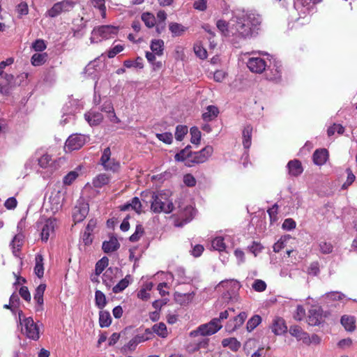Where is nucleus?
<instances>
[{
  "label": "nucleus",
  "mask_w": 357,
  "mask_h": 357,
  "mask_svg": "<svg viewBox=\"0 0 357 357\" xmlns=\"http://www.w3.org/2000/svg\"><path fill=\"white\" fill-rule=\"evenodd\" d=\"M356 319L355 317L350 315H343L341 318V324L348 331H354L356 328Z\"/></svg>",
  "instance_id": "27"
},
{
  "label": "nucleus",
  "mask_w": 357,
  "mask_h": 357,
  "mask_svg": "<svg viewBox=\"0 0 357 357\" xmlns=\"http://www.w3.org/2000/svg\"><path fill=\"white\" fill-rule=\"evenodd\" d=\"M123 45H116L111 50L108 51L107 56L109 58L114 57L118 53L121 52L123 50Z\"/></svg>",
  "instance_id": "63"
},
{
  "label": "nucleus",
  "mask_w": 357,
  "mask_h": 357,
  "mask_svg": "<svg viewBox=\"0 0 357 357\" xmlns=\"http://www.w3.org/2000/svg\"><path fill=\"white\" fill-rule=\"evenodd\" d=\"M224 240H225L224 238L221 237V236H218V237L215 238L211 242V245H212L213 248L214 250H218V251L225 250L226 248V246L224 243Z\"/></svg>",
  "instance_id": "44"
},
{
  "label": "nucleus",
  "mask_w": 357,
  "mask_h": 357,
  "mask_svg": "<svg viewBox=\"0 0 357 357\" xmlns=\"http://www.w3.org/2000/svg\"><path fill=\"white\" fill-rule=\"evenodd\" d=\"M188 130V127L185 126H177L175 132V137L176 140L181 141L184 136L187 134Z\"/></svg>",
  "instance_id": "48"
},
{
  "label": "nucleus",
  "mask_w": 357,
  "mask_h": 357,
  "mask_svg": "<svg viewBox=\"0 0 357 357\" xmlns=\"http://www.w3.org/2000/svg\"><path fill=\"white\" fill-rule=\"evenodd\" d=\"M253 289L258 292H262L266 289V284L262 280H255L252 285Z\"/></svg>",
  "instance_id": "51"
},
{
  "label": "nucleus",
  "mask_w": 357,
  "mask_h": 357,
  "mask_svg": "<svg viewBox=\"0 0 357 357\" xmlns=\"http://www.w3.org/2000/svg\"><path fill=\"white\" fill-rule=\"evenodd\" d=\"M294 6L295 9L303 15L309 13L312 8L310 0H295Z\"/></svg>",
  "instance_id": "21"
},
{
  "label": "nucleus",
  "mask_w": 357,
  "mask_h": 357,
  "mask_svg": "<svg viewBox=\"0 0 357 357\" xmlns=\"http://www.w3.org/2000/svg\"><path fill=\"white\" fill-rule=\"evenodd\" d=\"M142 20L148 28L153 27L156 22L155 16L152 13L148 12L144 13L142 15Z\"/></svg>",
  "instance_id": "40"
},
{
  "label": "nucleus",
  "mask_w": 357,
  "mask_h": 357,
  "mask_svg": "<svg viewBox=\"0 0 357 357\" xmlns=\"http://www.w3.org/2000/svg\"><path fill=\"white\" fill-rule=\"evenodd\" d=\"M23 238L24 237L22 234H17L14 236L11 242V245L14 250H20V248L22 245Z\"/></svg>",
  "instance_id": "56"
},
{
  "label": "nucleus",
  "mask_w": 357,
  "mask_h": 357,
  "mask_svg": "<svg viewBox=\"0 0 357 357\" xmlns=\"http://www.w3.org/2000/svg\"><path fill=\"white\" fill-rule=\"evenodd\" d=\"M144 233V229L141 225H138L136 227L135 231L133 234L130 236V241L131 242L137 241Z\"/></svg>",
  "instance_id": "55"
},
{
  "label": "nucleus",
  "mask_w": 357,
  "mask_h": 357,
  "mask_svg": "<svg viewBox=\"0 0 357 357\" xmlns=\"http://www.w3.org/2000/svg\"><path fill=\"white\" fill-rule=\"evenodd\" d=\"M128 276H126L125 278L122 279L116 284L112 289L113 291L115 294H118L123 291L129 284V280H128Z\"/></svg>",
  "instance_id": "46"
},
{
  "label": "nucleus",
  "mask_w": 357,
  "mask_h": 357,
  "mask_svg": "<svg viewBox=\"0 0 357 357\" xmlns=\"http://www.w3.org/2000/svg\"><path fill=\"white\" fill-rule=\"evenodd\" d=\"M169 31L173 34V36H181L186 30V28L184 27L182 24L176 23V22L170 23L169 25Z\"/></svg>",
  "instance_id": "39"
},
{
  "label": "nucleus",
  "mask_w": 357,
  "mask_h": 357,
  "mask_svg": "<svg viewBox=\"0 0 357 357\" xmlns=\"http://www.w3.org/2000/svg\"><path fill=\"white\" fill-rule=\"evenodd\" d=\"M75 6V2L71 0H63L54 3L52 7L49 9L45 15L50 17H55L62 13L69 12Z\"/></svg>",
  "instance_id": "7"
},
{
  "label": "nucleus",
  "mask_w": 357,
  "mask_h": 357,
  "mask_svg": "<svg viewBox=\"0 0 357 357\" xmlns=\"http://www.w3.org/2000/svg\"><path fill=\"white\" fill-rule=\"evenodd\" d=\"M150 48L155 54L157 56H162L164 51V41L160 39L152 40L150 45Z\"/></svg>",
  "instance_id": "28"
},
{
  "label": "nucleus",
  "mask_w": 357,
  "mask_h": 357,
  "mask_svg": "<svg viewBox=\"0 0 357 357\" xmlns=\"http://www.w3.org/2000/svg\"><path fill=\"white\" fill-rule=\"evenodd\" d=\"M34 158L38 162V166L49 172H53L59 167L57 159L53 158L52 155L43 151H37L34 154Z\"/></svg>",
  "instance_id": "4"
},
{
  "label": "nucleus",
  "mask_w": 357,
  "mask_h": 357,
  "mask_svg": "<svg viewBox=\"0 0 357 357\" xmlns=\"http://www.w3.org/2000/svg\"><path fill=\"white\" fill-rule=\"evenodd\" d=\"M50 202L52 205V208L55 210H59L61 208L63 202V195L57 191L54 195H52L50 197Z\"/></svg>",
  "instance_id": "32"
},
{
  "label": "nucleus",
  "mask_w": 357,
  "mask_h": 357,
  "mask_svg": "<svg viewBox=\"0 0 357 357\" xmlns=\"http://www.w3.org/2000/svg\"><path fill=\"white\" fill-rule=\"evenodd\" d=\"M100 110L107 114L114 111V109L112 101L109 100H105L101 106Z\"/></svg>",
  "instance_id": "64"
},
{
  "label": "nucleus",
  "mask_w": 357,
  "mask_h": 357,
  "mask_svg": "<svg viewBox=\"0 0 357 357\" xmlns=\"http://www.w3.org/2000/svg\"><path fill=\"white\" fill-rule=\"evenodd\" d=\"M194 52L197 57L201 59H205L207 57V51L206 49L200 43H196L194 45Z\"/></svg>",
  "instance_id": "42"
},
{
  "label": "nucleus",
  "mask_w": 357,
  "mask_h": 357,
  "mask_svg": "<svg viewBox=\"0 0 357 357\" xmlns=\"http://www.w3.org/2000/svg\"><path fill=\"white\" fill-rule=\"evenodd\" d=\"M120 244L115 237H112L108 241H104L102 243V250L106 253L116 251L119 249Z\"/></svg>",
  "instance_id": "23"
},
{
  "label": "nucleus",
  "mask_w": 357,
  "mask_h": 357,
  "mask_svg": "<svg viewBox=\"0 0 357 357\" xmlns=\"http://www.w3.org/2000/svg\"><path fill=\"white\" fill-rule=\"evenodd\" d=\"M96 305L100 309H102L107 303L105 295L100 290L95 292Z\"/></svg>",
  "instance_id": "41"
},
{
  "label": "nucleus",
  "mask_w": 357,
  "mask_h": 357,
  "mask_svg": "<svg viewBox=\"0 0 357 357\" xmlns=\"http://www.w3.org/2000/svg\"><path fill=\"white\" fill-rule=\"evenodd\" d=\"M142 60V59L141 58L138 57L135 61L131 60H126L124 61L123 64L126 68H131L132 66H135L142 68L143 67Z\"/></svg>",
  "instance_id": "61"
},
{
  "label": "nucleus",
  "mask_w": 357,
  "mask_h": 357,
  "mask_svg": "<svg viewBox=\"0 0 357 357\" xmlns=\"http://www.w3.org/2000/svg\"><path fill=\"white\" fill-rule=\"evenodd\" d=\"M112 322L110 314L107 311H100L99 314V324L102 328L108 327Z\"/></svg>",
  "instance_id": "36"
},
{
  "label": "nucleus",
  "mask_w": 357,
  "mask_h": 357,
  "mask_svg": "<svg viewBox=\"0 0 357 357\" xmlns=\"http://www.w3.org/2000/svg\"><path fill=\"white\" fill-rule=\"evenodd\" d=\"M89 5L100 10L103 18L106 17V6L105 0H89Z\"/></svg>",
  "instance_id": "35"
},
{
  "label": "nucleus",
  "mask_w": 357,
  "mask_h": 357,
  "mask_svg": "<svg viewBox=\"0 0 357 357\" xmlns=\"http://www.w3.org/2000/svg\"><path fill=\"white\" fill-rule=\"evenodd\" d=\"M84 119L91 126H96L102 121L103 116L100 112L91 109L85 113Z\"/></svg>",
  "instance_id": "18"
},
{
  "label": "nucleus",
  "mask_w": 357,
  "mask_h": 357,
  "mask_svg": "<svg viewBox=\"0 0 357 357\" xmlns=\"http://www.w3.org/2000/svg\"><path fill=\"white\" fill-rule=\"evenodd\" d=\"M289 333L295 337L298 340L307 342V333L303 331V329L298 326H292L289 328Z\"/></svg>",
  "instance_id": "26"
},
{
  "label": "nucleus",
  "mask_w": 357,
  "mask_h": 357,
  "mask_svg": "<svg viewBox=\"0 0 357 357\" xmlns=\"http://www.w3.org/2000/svg\"><path fill=\"white\" fill-rule=\"evenodd\" d=\"M47 54L46 53H36L31 59V64L34 66H40L44 64L47 60Z\"/></svg>",
  "instance_id": "38"
},
{
  "label": "nucleus",
  "mask_w": 357,
  "mask_h": 357,
  "mask_svg": "<svg viewBox=\"0 0 357 357\" xmlns=\"http://www.w3.org/2000/svg\"><path fill=\"white\" fill-rule=\"evenodd\" d=\"M312 158L315 165H323L328 159V151L326 149H317L314 152Z\"/></svg>",
  "instance_id": "20"
},
{
  "label": "nucleus",
  "mask_w": 357,
  "mask_h": 357,
  "mask_svg": "<svg viewBox=\"0 0 357 357\" xmlns=\"http://www.w3.org/2000/svg\"><path fill=\"white\" fill-rule=\"evenodd\" d=\"M156 137L165 144H170L173 140V135L171 132L157 133Z\"/></svg>",
  "instance_id": "50"
},
{
  "label": "nucleus",
  "mask_w": 357,
  "mask_h": 357,
  "mask_svg": "<svg viewBox=\"0 0 357 357\" xmlns=\"http://www.w3.org/2000/svg\"><path fill=\"white\" fill-rule=\"evenodd\" d=\"M271 330L272 332L277 335H280L286 333L287 331V327L284 320L282 318L278 317L274 318L271 325Z\"/></svg>",
  "instance_id": "19"
},
{
  "label": "nucleus",
  "mask_w": 357,
  "mask_h": 357,
  "mask_svg": "<svg viewBox=\"0 0 357 357\" xmlns=\"http://www.w3.org/2000/svg\"><path fill=\"white\" fill-rule=\"evenodd\" d=\"M46 289L45 284H40L35 290L33 300L36 302L35 310L36 312H42L43 310V295Z\"/></svg>",
  "instance_id": "16"
},
{
  "label": "nucleus",
  "mask_w": 357,
  "mask_h": 357,
  "mask_svg": "<svg viewBox=\"0 0 357 357\" xmlns=\"http://www.w3.org/2000/svg\"><path fill=\"white\" fill-rule=\"evenodd\" d=\"M86 142L85 135L80 134H73L66 140L65 149L68 151L78 150L82 148Z\"/></svg>",
  "instance_id": "10"
},
{
  "label": "nucleus",
  "mask_w": 357,
  "mask_h": 357,
  "mask_svg": "<svg viewBox=\"0 0 357 357\" xmlns=\"http://www.w3.org/2000/svg\"><path fill=\"white\" fill-rule=\"evenodd\" d=\"M213 152V148L211 146H206L192 155V161L197 164L205 162L211 156Z\"/></svg>",
  "instance_id": "15"
},
{
  "label": "nucleus",
  "mask_w": 357,
  "mask_h": 357,
  "mask_svg": "<svg viewBox=\"0 0 357 357\" xmlns=\"http://www.w3.org/2000/svg\"><path fill=\"white\" fill-rule=\"evenodd\" d=\"M16 11L20 17L22 15H26L29 13V8L27 3L24 1L20 3L17 6Z\"/></svg>",
  "instance_id": "57"
},
{
  "label": "nucleus",
  "mask_w": 357,
  "mask_h": 357,
  "mask_svg": "<svg viewBox=\"0 0 357 357\" xmlns=\"http://www.w3.org/2000/svg\"><path fill=\"white\" fill-rule=\"evenodd\" d=\"M346 172L347 173V178L346 182L342 185L343 188H347L348 186L351 185L356 179V176L352 173L350 168H347Z\"/></svg>",
  "instance_id": "60"
},
{
  "label": "nucleus",
  "mask_w": 357,
  "mask_h": 357,
  "mask_svg": "<svg viewBox=\"0 0 357 357\" xmlns=\"http://www.w3.org/2000/svg\"><path fill=\"white\" fill-rule=\"evenodd\" d=\"M20 324L22 326V331L26 336L30 339L36 340L39 338V328L34 323L31 317H27L22 319L24 317L22 310L18 312Z\"/></svg>",
  "instance_id": "5"
},
{
  "label": "nucleus",
  "mask_w": 357,
  "mask_h": 357,
  "mask_svg": "<svg viewBox=\"0 0 357 357\" xmlns=\"http://www.w3.org/2000/svg\"><path fill=\"white\" fill-rule=\"evenodd\" d=\"M218 107L213 105H209L203 113L202 118L205 121H211L218 116Z\"/></svg>",
  "instance_id": "33"
},
{
  "label": "nucleus",
  "mask_w": 357,
  "mask_h": 357,
  "mask_svg": "<svg viewBox=\"0 0 357 357\" xmlns=\"http://www.w3.org/2000/svg\"><path fill=\"white\" fill-rule=\"evenodd\" d=\"M234 308H228L219 314L218 317L212 319L209 322L200 325L197 330L190 332L191 337H196L199 335L202 336H208L216 333L222 328V322L224 320L230 318L231 313L234 312Z\"/></svg>",
  "instance_id": "2"
},
{
  "label": "nucleus",
  "mask_w": 357,
  "mask_h": 357,
  "mask_svg": "<svg viewBox=\"0 0 357 357\" xmlns=\"http://www.w3.org/2000/svg\"><path fill=\"white\" fill-rule=\"evenodd\" d=\"M344 128L340 124H334L331 127L328 128L327 132L328 136L333 135L335 132H337L341 135L344 132Z\"/></svg>",
  "instance_id": "53"
},
{
  "label": "nucleus",
  "mask_w": 357,
  "mask_h": 357,
  "mask_svg": "<svg viewBox=\"0 0 357 357\" xmlns=\"http://www.w3.org/2000/svg\"><path fill=\"white\" fill-rule=\"evenodd\" d=\"M109 259L107 257H104L100 259L96 264V274L99 275L104 269L108 266Z\"/></svg>",
  "instance_id": "45"
},
{
  "label": "nucleus",
  "mask_w": 357,
  "mask_h": 357,
  "mask_svg": "<svg viewBox=\"0 0 357 357\" xmlns=\"http://www.w3.org/2000/svg\"><path fill=\"white\" fill-rule=\"evenodd\" d=\"M89 204L80 200L77 202L73 211V218L75 223L82 222L88 215Z\"/></svg>",
  "instance_id": "12"
},
{
  "label": "nucleus",
  "mask_w": 357,
  "mask_h": 357,
  "mask_svg": "<svg viewBox=\"0 0 357 357\" xmlns=\"http://www.w3.org/2000/svg\"><path fill=\"white\" fill-rule=\"evenodd\" d=\"M109 177L106 174H100L93 180V185L95 188H102L109 182Z\"/></svg>",
  "instance_id": "34"
},
{
  "label": "nucleus",
  "mask_w": 357,
  "mask_h": 357,
  "mask_svg": "<svg viewBox=\"0 0 357 357\" xmlns=\"http://www.w3.org/2000/svg\"><path fill=\"white\" fill-rule=\"evenodd\" d=\"M323 319L322 310L319 307H313L308 312L307 323L310 326L320 324Z\"/></svg>",
  "instance_id": "17"
},
{
  "label": "nucleus",
  "mask_w": 357,
  "mask_h": 357,
  "mask_svg": "<svg viewBox=\"0 0 357 357\" xmlns=\"http://www.w3.org/2000/svg\"><path fill=\"white\" fill-rule=\"evenodd\" d=\"M324 296L331 301H340L345 298V295L340 291L328 292Z\"/></svg>",
  "instance_id": "47"
},
{
  "label": "nucleus",
  "mask_w": 357,
  "mask_h": 357,
  "mask_svg": "<svg viewBox=\"0 0 357 357\" xmlns=\"http://www.w3.org/2000/svg\"><path fill=\"white\" fill-rule=\"evenodd\" d=\"M130 208L136 211L138 214H139L142 211V204L138 197H134L132 199L131 202L130 203Z\"/></svg>",
  "instance_id": "59"
},
{
  "label": "nucleus",
  "mask_w": 357,
  "mask_h": 357,
  "mask_svg": "<svg viewBox=\"0 0 357 357\" xmlns=\"http://www.w3.org/2000/svg\"><path fill=\"white\" fill-rule=\"evenodd\" d=\"M191 142L195 144H198L201 139V132L197 127L190 128Z\"/></svg>",
  "instance_id": "49"
},
{
  "label": "nucleus",
  "mask_w": 357,
  "mask_h": 357,
  "mask_svg": "<svg viewBox=\"0 0 357 357\" xmlns=\"http://www.w3.org/2000/svg\"><path fill=\"white\" fill-rule=\"evenodd\" d=\"M222 345L228 347L234 351H238L241 347V342L235 337L225 338L222 340Z\"/></svg>",
  "instance_id": "31"
},
{
  "label": "nucleus",
  "mask_w": 357,
  "mask_h": 357,
  "mask_svg": "<svg viewBox=\"0 0 357 357\" xmlns=\"http://www.w3.org/2000/svg\"><path fill=\"white\" fill-rule=\"evenodd\" d=\"M0 92L3 95L8 96L10 94L11 89L15 86V78L12 74L0 72Z\"/></svg>",
  "instance_id": "9"
},
{
  "label": "nucleus",
  "mask_w": 357,
  "mask_h": 357,
  "mask_svg": "<svg viewBox=\"0 0 357 357\" xmlns=\"http://www.w3.org/2000/svg\"><path fill=\"white\" fill-rule=\"evenodd\" d=\"M247 66L252 73H261L267 65L264 59L258 56H252L248 59Z\"/></svg>",
  "instance_id": "14"
},
{
  "label": "nucleus",
  "mask_w": 357,
  "mask_h": 357,
  "mask_svg": "<svg viewBox=\"0 0 357 357\" xmlns=\"http://www.w3.org/2000/svg\"><path fill=\"white\" fill-rule=\"evenodd\" d=\"M78 176V173L76 171H71L67 174L63 178V183L65 185H70Z\"/></svg>",
  "instance_id": "54"
},
{
  "label": "nucleus",
  "mask_w": 357,
  "mask_h": 357,
  "mask_svg": "<svg viewBox=\"0 0 357 357\" xmlns=\"http://www.w3.org/2000/svg\"><path fill=\"white\" fill-rule=\"evenodd\" d=\"M111 151L109 147L104 149L100 158V162L104 169L107 171L116 172L120 167V164L115 159L111 158Z\"/></svg>",
  "instance_id": "8"
},
{
  "label": "nucleus",
  "mask_w": 357,
  "mask_h": 357,
  "mask_svg": "<svg viewBox=\"0 0 357 357\" xmlns=\"http://www.w3.org/2000/svg\"><path fill=\"white\" fill-rule=\"evenodd\" d=\"M169 191L161 190L153 192L151 200V211L154 213H164L169 214L174 211V206L170 199Z\"/></svg>",
  "instance_id": "3"
},
{
  "label": "nucleus",
  "mask_w": 357,
  "mask_h": 357,
  "mask_svg": "<svg viewBox=\"0 0 357 357\" xmlns=\"http://www.w3.org/2000/svg\"><path fill=\"white\" fill-rule=\"evenodd\" d=\"M261 321V318L259 315H255L247 322L246 328L248 331H253Z\"/></svg>",
  "instance_id": "43"
},
{
  "label": "nucleus",
  "mask_w": 357,
  "mask_h": 357,
  "mask_svg": "<svg viewBox=\"0 0 357 357\" xmlns=\"http://www.w3.org/2000/svg\"><path fill=\"white\" fill-rule=\"evenodd\" d=\"M35 261L34 273L39 278H41L44 275L43 257L42 255L37 254L35 257Z\"/></svg>",
  "instance_id": "29"
},
{
  "label": "nucleus",
  "mask_w": 357,
  "mask_h": 357,
  "mask_svg": "<svg viewBox=\"0 0 357 357\" xmlns=\"http://www.w3.org/2000/svg\"><path fill=\"white\" fill-rule=\"evenodd\" d=\"M252 127L250 125L245 126L243 130V145L245 149H248L252 144Z\"/></svg>",
  "instance_id": "24"
},
{
  "label": "nucleus",
  "mask_w": 357,
  "mask_h": 357,
  "mask_svg": "<svg viewBox=\"0 0 357 357\" xmlns=\"http://www.w3.org/2000/svg\"><path fill=\"white\" fill-rule=\"evenodd\" d=\"M289 172L291 175L296 176L303 172L301 163L298 160H291L287 164Z\"/></svg>",
  "instance_id": "25"
},
{
  "label": "nucleus",
  "mask_w": 357,
  "mask_h": 357,
  "mask_svg": "<svg viewBox=\"0 0 357 357\" xmlns=\"http://www.w3.org/2000/svg\"><path fill=\"white\" fill-rule=\"evenodd\" d=\"M57 227L55 219L49 218L45 221L41 228V240L47 242L48 239L54 234L55 228Z\"/></svg>",
  "instance_id": "13"
},
{
  "label": "nucleus",
  "mask_w": 357,
  "mask_h": 357,
  "mask_svg": "<svg viewBox=\"0 0 357 357\" xmlns=\"http://www.w3.org/2000/svg\"><path fill=\"white\" fill-rule=\"evenodd\" d=\"M281 63L275 60L273 61V67L270 69L271 75H268L271 80L277 81L281 77Z\"/></svg>",
  "instance_id": "30"
},
{
  "label": "nucleus",
  "mask_w": 357,
  "mask_h": 357,
  "mask_svg": "<svg viewBox=\"0 0 357 357\" xmlns=\"http://www.w3.org/2000/svg\"><path fill=\"white\" fill-rule=\"evenodd\" d=\"M195 214V209L192 206H186L183 208L179 206V217L183 220L184 223L188 222L192 220Z\"/></svg>",
  "instance_id": "22"
},
{
  "label": "nucleus",
  "mask_w": 357,
  "mask_h": 357,
  "mask_svg": "<svg viewBox=\"0 0 357 357\" xmlns=\"http://www.w3.org/2000/svg\"><path fill=\"white\" fill-rule=\"evenodd\" d=\"M305 315V310L302 305H298L294 314V318L297 321H301Z\"/></svg>",
  "instance_id": "62"
},
{
  "label": "nucleus",
  "mask_w": 357,
  "mask_h": 357,
  "mask_svg": "<svg viewBox=\"0 0 357 357\" xmlns=\"http://www.w3.org/2000/svg\"><path fill=\"white\" fill-rule=\"evenodd\" d=\"M247 317V313L242 312L237 316L230 318L225 326L226 331L228 333H232L235 331L243 324Z\"/></svg>",
  "instance_id": "11"
},
{
  "label": "nucleus",
  "mask_w": 357,
  "mask_h": 357,
  "mask_svg": "<svg viewBox=\"0 0 357 357\" xmlns=\"http://www.w3.org/2000/svg\"><path fill=\"white\" fill-rule=\"evenodd\" d=\"M234 26L236 33L243 38L252 36L257 33L261 23V17L255 13H243L236 16Z\"/></svg>",
  "instance_id": "1"
},
{
  "label": "nucleus",
  "mask_w": 357,
  "mask_h": 357,
  "mask_svg": "<svg viewBox=\"0 0 357 357\" xmlns=\"http://www.w3.org/2000/svg\"><path fill=\"white\" fill-rule=\"evenodd\" d=\"M31 47L36 52H42L46 49V44L43 40L38 39L32 43Z\"/></svg>",
  "instance_id": "58"
},
{
  "label": "nucleus",
  "mask_w": 357,
  "mask_h": 357,
  "mask_svg": "<svg viewBox=\"0 0 357 357\" xmlns=\"http://www.w3.org/2000/svg\"><path fill=\"white\" fill-rule=\"evenodd\" d=\"M319 250L323 254H330L333 252V247L331 243L322 241L319 244Z\"/></svg>",
  "instance_id": "52"
},
{
  "label": "nucleus",
  "mask_w": 357,
  "mask_h": 357,
  "mask_svg": "<svg viewBox=\"0 0 357 357\" xmlns=\"http://www.w3.org/2000/svg\"><path fill=\"white\" fill-rule=\"evenodd\" d=\"M152 331L162 338L166 337L168 335L167 326L162 322L154 324L152 327Z\"/></svg>",
  "instance_id": "37"
},
{
  "label": "nucleus",
  "mask_w": 357,
  "mask_h": 357,
  "mask_svg": "<svg viewBox=\"0 0 357 357\" xmlns=\"http://www.w3.org/2000/svg\"><path fill=\"white\" fill-rule=\"evenodd\" d=\"M118 33V28L111 25H103L93 29L91 43H95L102 40L108 39Z\"/></svg>",
  "instance_id": "6"
}]
</instances>
